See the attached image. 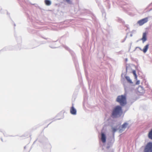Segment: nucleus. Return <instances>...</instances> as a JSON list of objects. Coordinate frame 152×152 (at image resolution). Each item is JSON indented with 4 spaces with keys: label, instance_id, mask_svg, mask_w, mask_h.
<instances>
[{
    "label": "nucleus",
    "instance_id": "1",
    "mask_svg": "<svg viewBox=\"0 0 152 152\" xmlns=\"http://www.w3.org/2000/svg\"><path fill=\"white\" fill-rule=\"evenodd\" d=\"M123 113L122 107L120 105H118L115 106L113 109L111 116L113 118H117L121 117Z\"/></svg>",
    "mask_w": 152,
    "mask_h": 152
},
{
    "label": "nucleus",
    "instance_id": "2",
    "mask_svg": "<svg viewBox=\"0 0 152 152\" xmlns=\"http://www.w3.org/2000/svg\"><path fill=\"white\" fill-rule=\"evenodd\" d=\"M126 96V93H125L124 95L118 96L116 99V101L119 103L121 107L124 106L127 103Z\"/></svg>",
    "mask_w": 152,
    "mask_h": 152
},
{
    "label": "nucleus",
    "instance_id": "3",
    "mask_svg": "<svg viewBox=\"0 0 152 152\" xmlns=\"http://www.w3.org/2000/svg\"><path fill=\"white\" fill-rule=\"evenodd\" d=\"M63 47L66 50L68 51L72 57L74 62L75 64L76 69L77 70L78 67V63L75 56V54L74 52L71 50L68 47L65 45H63Z\"/></svg>",
    "mask_w": 152,
    "mask_h": 152
},
{
    "label": "nucleus",
    "instance_id": "4",
    "mask_svg": "<svg viewBox=\"0 0 152 152\" xmlns=\"http://www.w3.org/2000/svg\"><path fill=\"white\" fill-rule=\"evenodd\" d=\"M125 93L127 94V92L132 91L134 88L135 84L134 83L128 84L126 82H124L123 83Z\"/></svg>",
    "mask_w": 152,
    "mask_h": 152
},
{
    "label": "nucleus",
    "instance_id": "5",
    "mask_svg": "<svg viewBox=\"0 0 152 152\" xmlns=\"http://www.w3.org/2000/svg\"><path fill=\"white\" fill-rule=\"evenodd\" d=\"M37 140L40 142L43 143L44 145H46L48 148H50V145L48 139L44 136H39Z\"/></svg>",
    "mask_w": 152,
    "mask_h": 152
},
{
    "label": "nucleus",
    "instance_id": "6",
    "mask_svg": "<svg viewBox=\"0 0 152 152\" xmlns=\"http://www.w3.org/2000/svg\"><path fill=\"white\" fill-rule=\"evenodd\" d=\"M144 152H152V142H148L145 146Z\"/></svg>",
    "mask_w": 152,
    "mask_h": 152
},
{
    "label": "nucleus",
    "instance_id": "7",
    "mask_svg": "<svg viewBox=\"0 0 152 152\" xmlns=\"http://www.w3.org/2000/svg\"><path fill=\"white\" fill-rule=\"evenodd\" d=\"M120 5L123 10L125 11H128L131 10L129 5L126 4L125 2H122L120 4Z\"/></svg>",
    "mask_w": 152,
    "mask_h": 152
},
{
    "label": "nucleus",
    "instance_id": "8",
    "mask_svg": "<svg viewBox=\"0 0 152 152\" xmlns=\"http://www.w3.org/2000/svg\"><path fill=\"white\" fill-rule=\"evenodd\" d=\"M115 141L114 138L110 137V139L108 140V142L107 143V146L106 148L109 149L111 147Z\"/></svg>",
    "mask_w": 152,
    "mask_h": 152
},
{
    "label": "nucleus",
    "instance_id": "9",
    "mask_svg": "<svg viewBox=\"0 0 152 152\" xmlns=\"http://www.w3.org/2000/svg\"><path fill=\"white\" fill-rule=\"evenodd\" d=\"M118 125L115 126L114 127H113V126H111V129L113 133H115V132L118 129H119V131L120 132H122V130L121 129V126H119L118 128Z\"/></svg>",
    "mask_w": 152,
    "mask_h": 152
},
{
    "label": "nucleus",
    "instance_id": "10",
    "mask_svg": "<svg viewBox=\"0 0 152 152\" xmlns=\"http://www.w3.org/2000/svg\"><path fill=\"white\" fill-rule=\"evenodd\" d=\"M148 17H146L144 18L139 20L138 21L137 23L139 24L140 26H142L145 23L148 22Z\"/></svg>",
    "mask_w": 152,
    "mask_h": 152
},
{
    "label": "nucleus",
    "instance_id": "11",
    "mask_svg": "<svg viewBox=\"0 0 152 152\" xmlns=\"http://www.w3.org/2000/svg\"><path fill=\"white\" fill-rule=\"evenodd\" d=\"M101 140L103 143H105L106 141L107 137L105 133L102 132L101 134Z\"/></svg>",
    "mask_w": 152,
    "mask_h": 152
},
{
    "label": "nucleus",
    "instance_id": "12",
    "mask_svg": "<svg viewBox=\"0 0 152 152\" xmlns=\"http://www.w3.org/2000/svg\"><path fill=\"white\" fill-rule=\"evenodd\" d=\"M140 40H142L143 43L147 40V33L146 32L143 33L142 37Z\"/></svg>",
    "mask_w": 152,
    "mask_h": 152
},
{
    "label": "nucleus",
    "instance_id": "13",
    "mask_svg": "<svg viewBox=\"0 0 152 152\" xmlns=\"http://www.w3.org/2000/svg\"><path fill=\"white\" fill-rule=\"evenodd\" d=\"M70 113L73 115H76L77 114V110L74 107H71L70 109Z\"/></svg>",
    "mask_w": 152,
    "mask_h": 152
},
{
    "label": "nucleus",
    "instance_id": "14",
    "mask_svg": "<svg viewBox=\"0 0 152 152\" xmlns=\"http://www.w3.org/2000/svg\"><path fill=\"white\" fill-rule=\"evenodd\" d=\"M137 90L140 93L142 94L145 92L144 88L143 87L141 86H139V87L137 88Z\"/></svg>",
    "mask_w": 152,
    "mask_h": 152
},
{
    "label": "nucleus",
    "instance_id": "15",
    "mask_svg": "<svg viewBox=\"0 0 152 152\" xmlns=\"http://www.w3.org/2000/svg\"><path fill=\"white\" fill-rule=\"evenodd\" d=\"M61 115V116L59 118H57V119H54V118H53V120L52 121V122H50L48 125V126H46V127H47L53 121H55V120H60L61 119H62L64 118V117L63 116V115L62 114V113H59V114H58L56 116V117H58L60 115Z\"/></svg>",
    "mask_w": 152,
    "mask_h": 152
},
{
    "label": "nucleus",
    "instance_id": "16",
    "mask_svg": "<svg viewBox=\"0 0 152 152\" xmlns=\"http://www.w3.org/2000/svg\"><path fill=\"white\" fill-rule=\"evenodd\" d=\"M13 49L12 48L11 46H8L4 47L1 50H0V53L3 51L7 50H11Z\"/></svg>",
    "mask_w": 152,
    "mask_h": 152
},
{
    "label": "nucleus",
    "instance_id": "17",
    "mask_svg": "<svg viewBox=\"0 0 152 152\" xmlns=\"http://www.w3.org/2000/svg\"><path fill=\"white\" fill-rule=\"evenodd\" d=\"M149 44H148L144 47L142 49V51H143L144 53H145L148 51L149 48Z\"/></svg>",
    "mask_w": 152,
    "mask_h": 152
},
{
    "label": "nucleus",
    "instance_id": "18",
    "mask_svg": "<svg viewBox=\"0 0 152 152\" xmlns=\"http://www.w3.org/2000/svg\"><path fill=\"white\" fill-rule=\"evenodd\" d=\"M28 32L31 33L35 34L37 33V31L30 28H28Z\"/></svg>",
    "mask_w": 152,
    "mask_h": 152
},
{
    "label": "nucleus",
    "instance_id": "19",
    "mask_svg": "<svg viewBox=\"0 0 152 152\" xmlns=\"http://www.w3.org/2000/svg\"><path fill=\"white\" fill-rule=\"evenodd\" d=\"M15 37L16 38V40L17 41L18 43L19 44H20L21 42L22 39L21 37L20 36H19L18 37L16 34L15 35Z\"/></svg>",
    "mask_w": 152,
    "mask_h": 152
},
{
    "label": "nucleus",
    "instance_id": "20",
    "mask_svg": "<svg viewBox=\"0 0 152 152\" xmlns=\"http://www.w3.org/2000/svg\"><path fill=\"white\" fill-rule=\"evenodd\" d=\"M125 77L127 80V82L129 84L134 83L132 81V80L130 79L129 77L128 76H125Z\"/></svg>",
    "mask_w": 152,
    "mask_h": 152
},
{
    "label": "nucleus",
    "instance_id": "21",
    "mask_svg": "<svg viewBox=\"0 0 152 152\" xmlns=\"http://www.w3.org/2000/svg\"><path fill=\"white\" fill-rule=\"evenodd\" d=\"M148 136L149 139L152 140V128L150 130L148 133Z\"/></svg>",
    "mask_w": 152,
    "mask_h": 152
},
{
    "label": "nucleus",
    "instance_id": "22",
    "mask_svg": "<svg viewBox=\"0 0 152 152\" xmlns=\"http://www.w3.org/2000/svg\"><path fill=\"white\" fill-rule=\"evenodd\" d=\"M45 4L48 6H50L51 4V2L50 0H45Z\"/></svg>",
    "mask_w": 152,
    "mask_h": 152
},
{
    "label": "nucleus",
    "instance_id": "23",
    "mask_svg": "<svg viewBox=\"0 0 152 152\" xmlns=\"http://www.w3.org/2000/svg\"><path fill=\"white\" fill-rule=\"evenodd\" d=\"M98 6L100 9L101 11V12H103L105 11V10L104 9L103 7L102 6V5L101 3H98Z\"/></svg>",
    "mask_w": 152,
    "mask_h": 152
},
{
    "label": "nucleus",
    "instance_id": "24",
    "mask_svg": "<svg viewBox=\"0 0 152 152\" xmlns=\"http://www.w3.org/2000/svg\"><path fill=\"white\" fill-rule=\"evenodd\" d=\"M2 9L1 8V7H0V13L4 14L5 12H6L7 15H10V14L8 12L7 10H2Z\"/></svg>",
    "mask_w": 152,
    "mask_h": 152
},
{
    "label": "nucleus",
    "instance_id": "25",
    "mask_svg": "<svg viewBox=\"0 0 152 152\" xmlns=\"http://www.w3.org/2000/svg\"><path fill=\"white\" fill-rule=\"evenodd\" d=\"M128 125V124L127 122H125L122 125L121 128L125 129Z\"/></svg>",
    "mask_w": 152,
    "mask_h": 152
},
{
    "label": "nucleus",
    "instance_id": "26",
    "mask_svg": "<svg viewBox=\"0 0 152 152\" xmlns=\"http://www.w3.org/2000/svg\"><path fill=\"white\" fill-rule=\"evenodd\" d=\"M118 22L122 23L123 24H124L125 23V22L121 18H118Z\"/></svg>",
    "mask_w": 152,
    "mask_h": 152
},
{
    "label": "nucleus",
    "instance_id": "27",
    "mask_svg": "<svg viewBox=\"0 0 152 152\" xmlns=\"http://www.w3.org/2000/svg\"><path fill=\"white\" fill-rule=\"evenodd\" d=\"M132 73L134 76V79L136 80L137 79V75L136 74V72L135 70H133L132 71Z\"/></svg>",
    "mask_w": 152,
    "mask_h": 152
},
{
    "label": "nucleus",
    "instance_id": "28",
    "mask_svg": "<svg viewBox=\"0 0 152 152\" xmlns=\"http://www.w3.org/2000/svg\"><path fill=\"white\" fill-rule=\"evenodd\" d=\"M27 15V18L29 20V21H31L32 20V18L31 16L28 13H26Z\"/></svg>",
    "mask_w": 152,
    "mask_h": 152
},
{
    "label": "nucleus",
    "instance_id": "29",
    "mask_svg": "<svg viewBox=\"0 0 152 152\" xmlns=\"http://www.w3.org/2000/svg\"><path fill=\"white\" fill-rule=\"evenodd\" d=\"M127 67H128V66H126V72H125L124 73H122L121 75V76L122 77H123V75H124L125 76H126L125 75H126V73L127 72Z\"/></svg>",
    "mask_w": 152,
    "mask_h": 152
},
{
    "label": "nucleus",
    "instance_id": "30",
    "mask_svg": "<svg viewBox=\"0 0 152 152\" xmlns=\"http://www.w3.org/2000/svg\"><path fill=\"white\" fill-rule=\"evenodd\" d=\"M102 13V16L104 18H105L106 16V13L105 11L103 12H101Z\"/></svg>",
    "mask_w": 152,
    "mask_h": 152
},
{
    "label": "nucleus",
    "instance_id": "31",
    "mask_svg": "<svg viewBox=\"0 0 152 152\" xmlns=\"http://www.w3.org/2000/svg\"><path fill=\"white\" fill-rule=\"evenodd\" d=\"M82 11H83V12H82L81 13L82 15V13H85L86 12L87 13L88 11L86 9H83Z\"/></svg>",
    "mask_w": 152,
    "mask_h": 152
},
{
    "label": "nucleus",
    "instance_id": "32",
    "mask_svg": "<svg viewBox=\"0 0 152 152\" xmlns=\"http://www.w3.org/2000/svg\"><path fill=\"white\" fill-rule=\"evenodd\" d=\"M77 74H78V77H79V79H80V80H81L82 79V78L81 76V73L80 72L79 73L78 72H77Z\"/></svg>",
    "mask_w": 152,
    "mask_h": 152
},
{
    "label": "nucleus",
    "instance_id": "33",
    "mask_svg": "<svg viewBox=\"0 0 152 152\" xmlns=\"http://www.w3.org/2000/svg\"><path fill=\"white\" fill-rule=\"evenodd\" d=\"M24 0V1H25V2H28L29 3H30V4H31V5H35L36 4H32L31 3V2H30L29 1H28V0Z\"/></svg>",
    "mask_w": 152,
    "mask_h": 152
},
{
    "label": "nucleus",
    "instance_id": "34",
    "mask_svg": "<svg viewBox=\"0 0 152 152\" xmlns=\"http://www.w3.org/2000/svg\"><path fill=\"white\" fill-rule=\"evenodd\" d=\"M69 4H72V1L70 0H65Z\"/></svg>",
    "mask_w": 152,
    "mask_h": 152
},
{
    "label": "nucleus",
    "instance_id": "35",
    "mask_svg": "<svg viewBox=\"0 0 152 152\" xmlns=\"http://www.w3.org/2000/svg\"><path fill=\"white\" fill-rule=\"evenodd\" d=\"M140 80H137L136 81V83L135 84L134 83V84H135V85H139L140 84Z\"/></svg>",
    "mask_w": 152,
    "mask_h": 152
},
{
    "label": "nucleus",
    "instance_id": "36",
    "mask_svg": "<svg viewBox=\"0 0 152 152\" xmlns=\"http://www.w3.org/2000/svg\"><path fill=\"white\" fill-rule=\"evenodd\" d=\"M49 47L50 48H57V47H56V46H52L51 45H49Z\"/></svg>",
    "mask_w": 152,
    "mask_h": 152
},
{
    "label": "nucleus",
    "instance_id": "37",
    "mask_svg": "<svg viewBox=\"0 0 152 152\" xmlns=\"http://www.w3.org/2000/svg\"><path fill=\"white\" fill-rule=\"evenodd\" d=\"M107 4H108V8L109 9H110L111 8L110 4H109V2L108 1H107Z\"/></svg>",
    "mask_w": 152,
    "mask_h": 152
},
{
    "label": "nucleus",
    "instance_id": "38",
    "mask_svg": "<svg viewBox=\"0 0 152 152\" xmlns=\"http://www.w3.org/2000/svg\"><path fill=\"white\" fill-rule=\"evenodd\" d=\"M3 134L4 136L6 137H7L8 136L6 134V133L5 132H3Z\"/></svg>",
    "mask_w": 152,
    "mask_h": 152
},
{
    "label": "nucleus",
    "instance_id": "39",
    "mask_svg": "<svg viewBox=\"0 0 152 152\" xmlns=\"http://www.w3.org/2000/svg\"><path fill=\"white\" fill-rule=\"evenodd\" d=\"M127 37V36H126L125 37V38H124V39L121 42H122V43L124 42L125 41V40H126Z\"/></svg>",
    "mask_w": 152,
    "mask_h": 152
},
{
    "label": "nucleus",
    "instance_id": "40",
    "mask_svg": "<svg viewBox=\"0 0 152 152\" xmlns=\"http://www.w3.org/2000/svg\"><path fill=\"white\" fill-rule=\"evenodd\" d=\"M12 24H13V25L14 26V28H15V26H16V24H15L14 22L12 20Z\"/></svg>",
    "mask_w": 152,
    "mask_h": 152
},
{
    "label": "nucleus",
    "instance_id": "41",
    "mask_svg": "<svg viewBox=\"0 0 152 152\" xmlns=\"http://www.w3.org/2000/svg\"><path fill=\"white\" fill-rule=\"evenodd\" d=\"M137 48H139L140 50L142 51V49L138 47H137L136 48V49H137Z\"/></svg>",
    "mask_w": 152,
    "mask_h": 152
},
{
    "label": "nucleus",
    "instance_id": "42",
    "mask_svg": "<svg viewBox=\"0 0 152 152\" xmlns=\"http://www.w3.org/2000/svg\"><path fill=\"white\" fill-rule=\"evenodd\" d=\"M46 43V42H41L40 43V44H45Z\"/></svg>",
    "mask_w": 152,
    "mask_h": 152
},
{
    "label": "nucleus",
    "instance_id": "43",
    "mask_svg": "<svg viewBox=\"0 0 152 152\" xmlns=\"http://www.w3.org/2000/svg\"><path fill=\"white\" fill-rule=\"evenodd\" d=\"M39 44L35 45H34V47H33V48H35L36 47H37L39 46Z\"/></svg>",
    "mask_w": 152,
    "mask_h": 152
},
{
    "label": "nucleus",
    "instance_id": "44",
    "mask_svg": "<svg viewBox=\"0 0 152 152\" xmlns=\"http://www.w3.org/2000/svg\"><path fill=\"white\" fill-rule=\"evenodd\" d=\"M132 43L131 42L130 43V46L129 47V51L130 50V49H131V45H132Z\"/></svg>",
    "mask_w": 152,
    "mask_h": 152
},
{
    "label": "nucleus",
    "instance_id": "45",
    "mask_svg": "<svg viewBox=\"0 0 152 152\" xmlns=\"http://www.w3.org/2000/svg\"><path fill=\"white\" fill-rule=\"evenodd\" d=\"M96 2L97 3V4H98V3H100V1L99 0H96Z\"/></svg>",
    "mask_w": 152,
    "mask_h": 152
},
{
    "label": "nucleus",
    "instance_id": "46",
    "mask_svg": "<svg viewBox=\"0 0 152 152\" xmlns=\"http://www.w3.org/2000/svg\"><path fill=\"white\" fill-rule=\"evenodd\" d=\"M27 147V145H26V146H25L24 147V152H25V150L26 149V148Z\"/></svg>",
    "mask_w": 152,
    "mask_h": 152
},
{
    "label": "nucleus",
    "instance_id": "47",
    "mask_svg": "<svg viewBox=\"0 0 152 152\" xmlns=\"http://www.w3.org/2000/svg\"><path fill=\"white\" fill-rule=\"evenodd\" d=\"M152 5V2L151 3H150L148 5V7H147V8L148 7H149L150 6H151V5Z\"/></svg>",
    "mask_w": 152,
    "mask_h": 152
},
{
    "label": "nucleus",
    "instance_id": "48",
    "mask_svg": "<svg viewBox=\"0 0 152 152\" xmlns=\"http://www.w3.org/2000/svg\"><path fill=\"white\" fill-rule=\"evenodd\" d=\"M42 37V38H43V39H46V40H47V39H48V38H45V37Z\"/></svg>",
    "mask_w": 152,
    "mask_h": 152
},
{
    "label": "nucleus",
    "instance_id": "49",
    "mask_svg": "<svg viewBox=\"0 0 152 152\" xmlns=\"http://www.w3.org/2000/svg\"><path fill=\"white\" fill-rule=\"evenodd\" d=\"M127 61H128V59H127V58H126L125 59V62H126Z\"/></svg>",
    "mask_w": 152,
    "mask_h": 152
},
{
    "label": "nucleus",
    "instance_id": "50",
    "mask_svg": "<svg viewBox=\"0 0 152 152\" xmlns=\"http://www.w3.org/2000/svg\"><path fill=\"white\" fill-rule=\"evenodd\" d=\"M85 70L86 75V76H87V72L85 69Z\"/></svg>",
    "mask_w": 152,
    "mask_h": 152
},
{
    "label": "nucleus",
    "instance_id": "51",
    "mask_svg": "<svg viewBox=\"0 0 152 152\" xmlns=\"http://www.w3.org/2000/svg\"><path fill=\"white\" fill-rule=\"evenodd\" d=\"M72 107H74V104L73 102L72 103Z\"/></svg>",
    "mask_w": 152,
    "mask_h": 152
},
{
    "label": "nucleus",
    "instance_id": "52",
    "mask_svg": "<svg viewBox=\"0 0 152 152\" xmlns=\"http://www.w3.org/2000/svg\"><path fill=\"white\" fill-rule=\"evenodd\" d=\"M114 134H115V133H113V137H112L114 138Z\"/></svg>",
    "mask_w": 152,
    "mask_h": 152
},
{
    "label": "nucleus",
    "instance_id": "53",
    "mask_svg": "<svg viewBox=\"0 0 152 152\" xmlns=\"http://www.w3.org/2000/svg\"><path fill=\"white\" fill-rule=\"evenodd\" d=\"M130 36L131 37H132V34H130Z\"/></svg>",
    "mask_w": 152,
    "mask_h": 152
},
{
    "label": "nucleus",
    "instance_id": "54",
    "mask_svg": "<svg viewBox=\"0 0 152 152\" xmlns=\"http://www.w3.org/2000/svg\"><path fill=\"white\" fill-rule=\"evenodd\" d=\"M152 10V8H151L148 11V12H150Z\"/></svg>",
    "mask_w": 152,
    "mask_h": 152
},
{
    "label": "nucleus",
    "instance_id": "55",
    "mask_svg": "<svg viewBox=\"0 0 152 152\" xmlns=\"http://www.w3.org/2000/svg\"><path fill=\"white\" fill-rule=\"evenodd\" d=\"M1 141H2V142H3V139H2V138H1Z\"/></svg>",
    "mask_w": 152,
    "mask_h": 152
},
{
    "label": "nucleus",
    "instance_id": "56",
    "mask_svg": "<svg viewBox=\"0 0 152 152\" xmlns=\"http://www.w3.org/2000/svg\"><path fill=\"white\" fill-rule=\"evenodd\" d=\"M137 49H136V48L133 51H135Z\"/></svg>",
    "mask_w": 152,
    "mask_h": 152
},
{
    "label": "nucleus",
    "instance_id": "57",
    "mask_svg": "<svg viewBox=\"0 0 152 152\" xmlns=\"http://www.w3.org/2000/svg\"><path fill=\"white\" fill-rule=\"evenodd\" d=\"M34 43H36V42H35V41H34Z\"/></svg>",
    "mask_w": 152,
    "mask_h": 152
},
{
    "label": "nucleus",
    "instance_id": "58",
    "mask_svg": "<svg viewBox=\"0 0 152 152\" xmlns=\"http://www.w3.org/2000/svg\"><path fill=\"white\" fill-rule=\"evenodd\" d=\"M50 42V41H48V42Z\"/></svg>",
    "mask_w": 152,
    "mask_h": 152
},
{
    "label": "nucleus",
    "instance_id": "59",
    "mask_svg": "<svg viewBox=\"0 0 152 152\" xmlns=\"http://www.w3.org/2000/svg\"><path fill=\"white\" fill-rule=\"evenodd\" d=\"M36 142V141H35L34 142V143Z\"/></svg>",
    "mask_w": 152,
    "mask_h": 152
},
{
    "label": "nucleus",
    "instance_id": "60",
    "mask_svg": "<svg viewBox=\"0 0 152 152\" xmlns=\"http://www.w3.org/2000/svg\"><path fill=\"white\" fill-rule=\"evenodd\" d=\"M0 131L1 132V130H0Z\"/></svg>",
    "mask_w": 152,
    "mask_h": 152
},
{
    "label": "nucleus",
    "instance_id": "61",
    "mask_svg": "<svg viewBox=\"0 0 152 152\" xmlns=\"http://www.w3.org/2000/svg\"><path fill=\"white\" fill-rule=\"evenodd\" d=\"M113 152V151H112V152Z\"/></svg>",
    "mask_w": 152,
    "mask_h": 152
},
{
    "label": "nucleus",
    "instance_id": "62",
    "mask_svg": "<svg viewBox=\"0 0 152 152\" xmlns=\"http://www.w3.org/2000/svg\"><path fill=\"white\" fill-rule=\"evenodd\" d=\"M29 151L28 152H29Z\"/></svg>",
    "mask_w": 152,
    "mask_h": 152
}]
</instances>
